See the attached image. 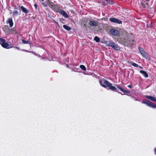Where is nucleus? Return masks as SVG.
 Instances as JSON below:
<instances>
[{
  "label": "nucleus",
  "mask_w": 156,
  "mask_h": 156,
  "mask_svg": "<svg viewBox=\"0 0 156 156\" xmlns=\"http://www.w3.org/2000/svg\"><path fill=\"white\" fill-rule=\"evenodd\" d=\"M119 42L126 46L128 45H133L135 43V41L134 40L132 39H130L128 38L127 40L125 38H121L119 40Z\"/></svg>",
  "instance_id": "obj_1"
},
{
  "label": "nucleus",
  "mask_w": 156,
  "mask_h": 156,
  "mask_svg": "<svg viewBox=\"0 0 156 156\" xmlns=\"http://www.w3.org/2000/svg\"><path fill=\"white\" fill-rule=\"evenodd\" d=\"M103 82L109 89L115 91H118V89L115 87L112 86V84L107 80H103Z\"/></svg>",
  "instance_id": "obj_2"
},
{
  "label": "nucleus",
  "mask_w": 156,
  "mask_h": 156,
  "mask_svg": "<svg viewBox=\"0 0 156 156\" xmlns=\"http://www.w3.org/2000/svg\"><path fill=\"white\" fill-rule=\"evenodd\" d=\"M0 44L3 48L7 49L13 47L12 45H9L8 43L5 42V40L2 38L0 39Z\"/></svg>",
  "instance_id": "obj_3"
},
{
  "label": "nucleus",
  "mask_w": 156,
  "mask_h": 156,
  "mask_svg": "<svg viewBox=\"0 0 156 156\" xmlns=\"http://www.w3.org/2000/svg\"><path fill=\"white\" fill-rule=\"evenodd\" d=\"M143 103L147 105V106L153 108H156V105L154 104L152 102L149 101L148 100H144L142 101Z\"/></svg>",
  "instance_id": "obj_4"
},
{
  "label": "nucleus",
  "mask_w": 156,
  "mask_h": 156,
  "mask_svg": "<svg viewBox=\"0 0 156 156\" xmlns=\"http://www.w3.org/2000/svg\"><path fill=\"white\" fill-rule=\"evenodd\" d=\"M49 6L52 10L56 12H58L59 11L58 6L57 5H55L52 2H50L49 4Z\"/></svg>",
  "instance_id": "obj_5"
},
{
  "label": "nucleus",
  "mask_w": 156,
  "mask_h": 156,
  "mask_svg": "<svg viewBox=\"0 0 156 156\" xmlns=\"http://www.w3.org/2000/svg\"><path fill=\"white\" fill-rule=\"evenodd\" d=\"M139 51L141 53L142 56L146 59L148 58V56L147 53L144 50L143 48L140 47H139Z\"/></svg>",
  "instance_id": "obj_6"
},
{
  "label": "nucleus",
  "mask_w": 156,
  "mask_h": 156,
  "mask_svg": "<svg viewBox=\"0 0 156 156\" xmlns=\"http://www.w3.org/2000/svg\"><path fill=\"white\" fill-rule=\"evenodd\" d=\"M110 32L112 35L114 36H117L119 34V31L117 30L112 28L110 30Z\"/></svg>",
  "instance_id": "obj_7"
},
{
  "label": "nucleus",
  "mask_w": 156,
  "mask_h": 156,
  "mask_svg": "<svg viewBox=\"0 0 156 156\" xmlns=\"http://www.w3.org/2000/svg\"><path fill=\"white\" fill-rule=\"evenodd\" d=\"M89 24L91 26L93 27H96L98 26V22L94 20H90L89 22Z\"/></svg>",
  "instance_id": "obj_8"
},
{
  "label": "nucleus",
  "mask_w": 156,
  "mask_h": 156,
  "mask_svg": "<svg viewBox=\"0 0 156 156\" xmlns=\"http://www.w3.org/2000/svg\"><path fill=\"white\" fill-rule=\"evenodd\" d=\"M109 20L111 22L119 24H121L122 23V21L115 18H111L109 19Z\"/></svg>",
  "instance_id": "obj_9"
},
{
  "label": "nucleus",
  "mask_w": 156,
  "mask_h": 156,
  "mask_svg": "<svg viewBox=\"0 0 156 156\" xmlns=\"http://www.w3.org/2000/svg\"><path fill=\"white\" fill-rule=\"evenodd\" d=\"M7 24H9V26L10 27H12L13 26V22L12 20V18H9L6 22Z\"/></svg>",
  "instance_id": "obj_10"
},
{
  "label": "nucleus",
  "mask_w": 156,
  "mask_h": 156,
  "mask_svg": "<svg viewBox=\"0 0 156 156\" xmlns=\"http://www.w3.org/2000/svg\"><path fill=\"white\" fill-rule=\"evenodd\" d=\"M58 12L65 18H68L69 17L67 13L63 10H60Z\"/></svg>",
  "instance_id": "obj_11"
},
{
  "label": "nucleus",
  "mask_w": 156,
  "mask_h": 156,
  "mask_svg": "<svg viewBox=\"0 0 156 156\" xmlns=\"http://www.w3.org/2000/svg\"><path fill=\"white\" fill-rule=\"evenodd\" d=\"M145 97L149 99L152 101L156 102V99L155 97H153L151 96H145Z\"/></svg>",
  "instance_id": "obj_12"
},
{
  "label": "nucleus",
  "mask_w": 156,
  "mask_h": 156,
  "mask_svg": "<svg viewBox=\"0 0 156 156\" xmlns=\"http://www.w3.org/2000/svg\"><path fill=\"white\" fill-rule=\"evenodd\" d=\"M140 72L142 73L145 77H147L148 76L147 73L144 71L140 70Z\"/></svg>",
  "instance_id": "obj_13"
},
{
  "label": "nucleus",
  "mask_w": 156,
  "mask_h": 156,
  "mask_svg": "<svg viewBox=\"0 0 156 156\" xmlns=\"http://www.w3.org/2000/svg\"><path fill=\"white\" fill-rule=\"evenodd\" d=\"M20 8L23 12L25 13H27L28 12V11L26 9V8L23 7V6H21Z\"/></svg>",
  "instance_id": "obj_14"
},
{
  "label": "nucleus",
  "mask_w": 156,
  "mask_h": 156,
  "mask_svg": "<svg viewBox=\"0 0 156 156\" xmlns=\"http://www.w3.org/2000/svg\"><path fill=\"white\" fill-rule=\"evenodd\" d=\"M112 48H113L114 49L118 50L120 49V48L119 47L117 44H115V45H114Z\"/></svg>",
  "instance_id": "obj_15"
},
{
  "label": "nucleus",
  "mask_w": 156,
  "mask_h": 156,
  "mask_svg": "<svg viewBox=\"0 0 156 156\" xmlns=\"http://www.w3.org/2000/svg\"><path fill=\"white\" fill-rule=\"evenodd\" d=\"M115 43H114L112 41H109L108 44V46H110L112 48L114 45H115Z\"/></svg>",
  "instance_id": "obj_16"
},
{
  "label": "nucleus",
  "mask_w": 156,
  "mask_h": 156,
  "mask_svg": "<svg viewBox=\"0 0 156 156\" xmlns=\"http://www.w3.org/2000/svg\"><path fill=\"white\" fill-rule=\"evenodd\" d=\"M10 13L11 14H12L14 16H16L19 14L18 12L17 11L13 12H10Z\"/></svg>",
  "instance_id": "obj_17"
},
{
  "label": "nucleus",
  "mask_w": 156,
  "mask_h": 156,
  "mask_svg": "<svg viewBox=\"0 0 156 156\" xmlns=\"http://www.w3.org/2000/svg\"><path fill=\"white\" fill-rule=\"evenodd\" d=\"M63 27L66 30H71V28L69 27H68L67 26H66V25H64L63 26Z\"/></svg>",
  "instance_id": "obj_18"
},
{
  "label": "nucleus",
  "mask_w": 156,
  "mask_h": 156,
  "mask_svg": "<svg viewBox=\"0 0 156 156\" xmlns=\"http://www.w3.org/2000/svg\"><path fill=\"white\" fill-rule=\"evenodd\" d=\"M22 41L23 42V43L24 44H31V43L30 42L28 41H25L23 40H22Z\"/></svg>",
  "instance_id": "obj_19"
},
{
  "label": "nucleus",
  "mask_w": 156,
  "mask_h": 156,
  "mask_svg": "<svg viewBox=\"0 0 156 156\" xmlns=\"http://www.w3.org/2000/svg\"><path fill=\"white\" fill-rule=\"evenodd\" d=\"M94 40L97 42H98L100 41V39L97 36H96L94 38Z\"/></svg>",
  "instance_id": "obj_20"
},
{
  "label": "nucleus",
  "mask_w": 156,
  "mask_h": 156,
  "mask_svg": "<svg viewBox=\"0 0 156 156\" xmlns=\"http://www.w3.org/2000/svg\"><path fill=\"white\" fill-rule=\"evenodd\" d=\"M11 33L13 34H17V32L15 30V29L14 28H12L11 30Z\"/></svg>",
  "instance_id": "obj_21"
},
{
  "label": "nucleus",
  "mask_w": 156,
  "mask_h": 156,
  "mask_svg": "<svg viewBox=\"0 0 156 156\" xmlns=\"http://www.w3.org/2000/svg\"><path fill=\"white\" fill-rule=\"evenodd\" d=\"M80 67L81 69L83 70H86V68L83 65H80Z\"/></svg>",
  "instance_id": "obj_22"
},
{
  "label": "nucleus",
  "mask_w": 156,
  "mask_h": 156,
  "mask_svg": "<svg viewBox=\"0 0 156 156\" xmlns=\"http://www.w3.org/2000/svg\"><path fill=\"white\" fill-rule=\"evenodd\" d=\"M99 83H100V84L103 87H105V88H106V86H105V85L103 84H102V81H101V80H100L99 81Z\"/></svg>",
  "instance_id": "obj_23"
},
{
  "label": "nucleus",
  "mask_w": 156,
  "mask_h": 156,
  "mask_svg": "<svg viewBox=\"0 0 156 156\" xmlns=\"http://www.w3.org/2000/svg\"><path fill=\"white\" fill-rule=\"evenodd\" d=\"M122 91L124 93H130V91L126 90H125L124 89H123L122 90Z\"/></svg>",
  "instance_id": "obj_24"
},
{
  "label": "nucleus",
  "mask_w": 156,
  "mask_h": 156,
  "mask_svg": "<svg viewBox=\"0 0 156 156\" xmlns=\"http://www.w3.org/2000/svg\"><path fill=\"white\" fill-rule=\"evenodd\" d=\"M131 64L132 66L135 67H137L139 66V65L138 64L134 62L132 63Z\"/></svg>",
  "instance_id": "obj_25"
},
{
  "label": "nucleus",
  "mask_w": 156,
  "mask_h": 156,
  "mask_svg": "<svg viewBox=\"0 0 156 156\" xmlns=\"http://www.w3.org/2000/svg\"><path fill=\"white\" fill-rule=\"evenodd\" d=\"M117 87H118L119 89L121 91L122 90L123 88H122L119 85H117Z\"/></svg>",
  "instance_id": "obj_26"
},
{
  "label": "nucleus",
  "mask_w": 156,
  "mask_h": 156,
  "mask_svg": "<svg viewBox=\"0 0 156 156\" xmlns=\"http://www.w3.org/2000/svg\"><path fill=\"white\" fill-rule=\"evenodd\" d=\"M34 7H35V9H37V5L36 3H35L34 4Z\"/></svg>",
  "instance_id": "obj_27"
},
{
  "label": "nucleus",
  "mask_w": 156,
  "mask_h": 156,
  "mask_svg": "<svg viewBox=\"0 0 156 156\" xmlns=\"http://www.w3.org/2000/svg\"><path fill=\"white\" fill-rule=\"evenodd\" d=\"M84 25L85 27L86 28H87L88 27V25L87 24H86L85 23L84 24Z\"/></svg>",
  "instance_id": "obj_28"
},
{
  "label": "nucleus",
  "mask_w": 156,
  "mask_h": 156,
  "mask_svg": "<svg viewBox=\"0 0 156 156\" xmlns=\"http://www.w3.org/2000/svg\"><path fill=\"white\" fill-rule=\"evenodd\" d=\"M154 154L156 155V147L154 149Z\"/></svg>",
  "instance_id": "obj_29"
},
{
  "label": "nucleus",
  "mask_w": 156,
  "mask_h": 156,
  "mask_svg": "<svg viewBox=\"0 0 156 156\" xmlns=\"http://www.w3.org/2000/svg\"><path fill=\"white\" fill-rule=\"evenodd\" d=\"M128 87L130 88H132V87L130 85H129L128 86Z\"/></svg>",
  "instance_id": "obj_30"
},
{
  "label": "nucleus",
  "mask_w": 156,
  "mask_h": 156,
  "mask_svg": "<svg viewBox=\"0 0 156 156\" xmlns=\"http://www.w3.org/2000/svg\"><path fill=\"white\" fill-rule=\"evenodd\" d=\"M141 4L142 6H143L144 7H145L143 3V2H141Z\"/></svg>",
  "instance_id": "obj_31"
},
{
  "label": "nucleus",
  "mask_w": 156,
  "mask_h": 156,
  "mask_svg": "<svg viewBox=\"0 0 156 156\" xmlns=\"http://www.w3.org/2000/svg\"><path fill=\"white\" fill-rule=\"evenodd\" d=\"M138 67H139V68H140V69H143V68L142 66H138Z\"/></svg>",
  "instance_id": "obj_32"
},
{
  "label": "nucleus",
  "mask_w": 156,
  "mask_h": 156,
  "mask_svg": "<svg viewBox=\"0 0 156 156\" xmlns=\"http://www.w3.org/2000/svg\"><path fill=\"white\" fill-rule=\"evenodd\" d=\"M15 48H16V49H18V50L20 49L19 48H18V47H15Z\"/></svg>",
  "instance_id": "obj_33"
},
{
  "label": "nucleus",
  "mask_w": 156,
  "mask_h": 156,
  "mask_svg": "<svg viewBox=\"0 0 156 156\" xmlns=\"http://www.w3.org/2000/svg\"><path fill=\"white\" fill-rule=\"evenodd\" d=\"M55 22L58 25V27H60V26L58 24V23L57 22H56V21H55Z\"/></svg>",
  "instance_id": "obj_34"
},
{
  "label": "nucleus",
  "mask_w": 156,
  "mask_h": 156,
  "mask_svg": "<svg viewBox=\"0 0 156 156\" xmlns=\"http://www.w3.org/2000/svg\"><path fill=\"white\" fill-rule=\"evenodd\" d=\"M132 36H133L132 34H131V35L130 36V37H132Z\"/></svg>",
  "instance_id": "obj_35"
},
{
  "label": "nucleus",
  "mask_w": 156,
  "mask_h": 156,
  "mask_svg": "<svg viewBox=\"0 0 156 156\" xmlns=\"http://www.w3.org/2000/svg\"><path fill=\"white\" fill-rule=\"evenodd\" d=\"M24 51H26L27 52H28L29 51H26V50H24Z\"/></svg>",
  "instance_id": "obj_36"
},
{
  "label": "nucleus",
  "mask_w": 156,
  "mask_h": 156,
  "mask_svg": "<svg viewBox=\"0 0 156 156\" xmlns=\"http://www.w3.org/2000/svg\"><path fill=\"white\" fill-rule=\"evenodd\" d=\"M87 21H86V20H85V23H87Z\"/></svg>",
  "instance_id": "obj_37"
},
{
  "label": "nucleus",
  "mask_w": 156,
  "mask_h": 156,
  "mask_svg": "<svg viewBox=\"0 0 156 156\" xmlns=\"http://www.w3.org/2000/svg\"><path fill=\"white\" fill-rule=\"evenodd\" d=\"M135 101H137V100H138L137 99H136V98H135Z\"/></svg>",
  "instance_id": "obj_38"
},
{
  "label": "nucleus",
  "mask_w": 156,
  "mask_h": 156,
  "mask_svg": "<svg viewBox=\"0 0 156 156\" xmlns=\"http://www.w3.org/2000/svg\"><path fill=\"white\" fill-rule=\"evenodd\" d=\"M42 1H44V0H41Z\"/></svg>",
  "instance_id": "obj_39"
}]
</instances>
